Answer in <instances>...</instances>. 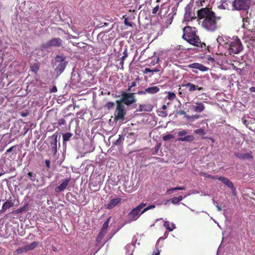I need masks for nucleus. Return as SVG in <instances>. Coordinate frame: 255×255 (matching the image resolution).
Returning <instances> with one entry per match:
<instances>
[{
  "label": "nucleus",
  "mask_w": 255,
  "mask_h": 255,
  "mask_svg": "<svg viewBox=\"0 0 255 255\" xmlns=\"http://www.w3.org/2000/svg\"><path fill=\"white\" fill-rule=\"evenodd\" d=\"M72 136V134L70 132H66L63 134V141H67L69 140L70 137Z\"/></svg>",
  "instance_id": "31"
},
{
  "label": "nucleus",
  "mask_w": 255,
  "mask_h": 255,
  "mask_svg": "<svg viewBox=\"0 0 255 255\" xmlns=\"http://www.w3.org/2000/svg\"><path fill=\"white\" fill-rule=\"evenodd\" d=\"M188 131L185 129L179 131L177 133L178 136H179L177 140L181 141H193L195 139L194 136L192 135H186Z\"/></svg>",
  "instance_id": "9"
},
{
  "label": "nucleus",
  "mask_w": 255,
  "mask_h": 255,
  "mask_svg": "<svg viewBox=\"0 0 255 255\" xmlns=\"http://www.w3.org/2000/svg\"><path fill=\"white\" fill-rule=\"evenodd\" d=\"M171 228H173V230L175 229V225L173 223L171 224Z\"/></svg>",
  "instance_id": "61"
},
{
  "label": "nucleus",
  "mask_w": 255,
  "mask_h": 255,
  "mask_svg": "<svg viewBox=\"0 0 255 255\" xmlns=\"http://www.w3.org/2000/svg\"><path fill=\"white\" fill-rule=\"evenodd\" d=\"M251 4V0H234L233 6L238 10H247Z\"/></svg>",
  "instance_id": "7"
},
{
  "label": "nucleus",
  "mask_w": 255,
  "mask_h": 255,
  "mask_svg": "<svg viewBox=\"0 0 255 255\" xmlns=\"http://www.w3.org/2000/svg\"><path fill=\"white\" fill-rule=\"evenodd\" d=\"M200 175L205 177H208L212 179H218L219 178L218 176L217 175H212L204 172L200 173Z\"/></svg>",
  "instance_id": "27"
},
{
  "label": "nucleus",
  "mask_w": 255,
  "mask_h": 255,
  "mask_svg": "<svg viewBox=\"0 0 255 255\" xmlns=\"http://www.w3.org/2000/svg\"><path fill=\"white\" fill-rule=\"evenodd\" d=\"M62 40L60 38H53L47 42L41 45L43 48H47L50 47H61L62 46Z\"/></svg>",
  "instance_id": "8"
},
{
  "label": "nucleus",
  "mask_w": 255,
  "mask_h": 255,
  "mask_svg": "<svg viewBox=\"0 0 255 255\" xmlns=\"http://www.w3.org/2000/svg\"><path fill=\"white\" fill-rule=\"evenodd\" d=\"M120 64V65H121V69H123L124 61L121 60Z\"/></svg>",
  "instance_id": "58"
},
{
  "label": "nucleus",
  "mask_w": 255,
  "mask_h": 255,
  "mask_svg": "<svg viewBox=\"0 0 255 255\" xmlns=\"http://www.w3.org/2000/svg\"><path fill=\"white\" fill-rule=\"evenodd\" d=\"M52 92H55L57 91V88L56 87H54L52 89V91H51Z\"/></svg>",
  "instance_id": "60"
},
{
  "label": "nucleus",
  "mask_w": 255,
  "mask_h": 255,
  "mask_svg": "<svg viewBox=\"0 0 255 255\" xmlns=\"http://www.w3.org/2000/svg\"><path fill=\"white\" fill-rule=\"evenodd\" d=\"M146 206L145 203H142L136 207L133 208L128 213V219L126 221V223H129L132 221L137 220L139 217L143 214L141 213V209Z\"/></svg>",
  "instance_id": "3"
},
{
  "label": "nucleus",
  "mask_w": 255,
  "mask_h": 255,
  "mask_svg": "<svg viewBox=\"0 0 255 255\" xmlns=\"http://www.w3.org/2000/svg\"><path fill=\"white\" fill-rule=\"evenodd\" d=\"M124 139V138H122V135H119V138L114 142V144L116 145H119L121 143L122 140Z\"/></svg>",
  "instance_id": "38"
},
{
  "label": "nucleus",
  "mask_w": 255,
  "mask_h": 255,
  "mask_svg": "<svg viewBox=\"0 0 255 255\" xmlns=\"http://www.w3.org/2000/svg\"><path fill=\"white\" fill-rule=\"evenodd\" d=\"M45 165H46V166L49 168H50V161L48 159H46L45 160Z\"/></svg>",
  "instance_id": "47"
},
{
  "label": "nucleus",
  "mask_w": 255,
  "mask_h": 255,
  "mask_svg": "<svg viewBox=\"0 0 255 255\" xmlns=\"http://www.w3.org/2000/svg\"><path fill=\"white\" fill-rule=\"evenodd\" d=\"M23 247H22L20 249H17L16 250V252H17V254H21L22 252H27L26 251H23Z\"/></svg>",
  "instance_id": "45"
},
{
  "label": "nucleus",
  "mask_w": 255,
  "mask_h": 255,
  "mask_svg": "<svg viewBox=\"0 0 255 255\" xmlns=\"http://www.w3.org/2000/svg\"><path fill=\"white\" fill-rule=\"evenodd\" d=\"M126 58H125L124 56H123L121 58V60H123V61H124L125 59H126Z\"/></svg>",
  "instance_id": "64"
},
{
  "label": "nucleus",
  "mask_w": 255,
  "mask_h": 255,
  "mask_svg": "<svg viewBox=\"0 0 255 255\" xmlns=\"http://www.w3.org/2000/svg\"><path fill=\"white\" fill-rule=\"evenodd\" d=\"M56 59H61V61L57 67L55 69V72L57 75H60L65 70L67 65V62L65 61L63 58L60 56H57Z\"/></svg>",
  "instance_id": "10"
},
{
  "label": "nucleus",
  "mask_w": 255,
  "mask_h": 255,
  "mask_svg": "<svg viewBox=\"0 0 255 255\" xmlns=\"http://www.w3.org/2000/svg\"><path fill=\"white\" fill-rule=\"evenodd\" d=\"M116 108L114 113V120L116 121L124 120V117L126 115L125 106L119 100L116 101Z\"/></svg>",
  "instance_id": "4"
},
{
  "label": "nucleus",
  "mask_w": 255,
  "mask_h": 255,
  "mask_svg": "<svg viewBox=\"0 0 255 255\" xmlns=\"http://www.w3.org/2000/svg\"><path fill=\"white\" fill-rule=\"evenodd\" d=\"M144 73H147L149 72H151V69L148 68H145L143 71Z\"/></svg>",
  "instance_id": "50"
},
{
  "label": "nucleus",
  "mask_w": 255,
  "mask_h": 255,
  "mask_svg": "<svg viewBox=\"0 0 255 255\" xmlns=\"http://www.w3.org/2000/svg\"><path fill=\"white\" fill-rule=\"evenodd\" d=\"M167 108V106L165 105H164L162 107V109L165 110Z\"/></svg>",
  "instance_id": "63"
},
{
  "label": "nucleus",
  "mask_w": 255,
  "mask_h": 255,
  "mask_svg": "<svg viewBox=\"0 0 255 255\" xmlns=\"http://www.w3.org/2000/svg\"><path fill=\"white\" fill-rule=\"evenodd\" d=\"M176 95L173 92L168 93L167 98L170 101H173L176 98Z\"/></svg>",
  "instance_id": "33"
},
{
  "label": "nucleus",
  "mask_w": 255,
  "mask_h": 255,
  "mask_svg": "<svg viewBox=\"0 0 255 255\" xmlns=\"http://www.w3.org/2000/svg\"><path fill=\"white\" fill-rule=\"evenodd\" d=\"M174 191L176 190H185V187L184 186L181 187H176L174 188Z\"/></svg>",
  "instance_id": "43"
},
{
  "label": "nucleus",
  "mask_w": 255,
  "mask_h": 255,
  "mask_svg": "<svg viewBox=\"0 0 255 255\" xmlns=\"http://www.w3.org/2000/svg\"><path fill=\"white\" fill-rule=\"evenodd\" d=\"M182 38L189 43L196 47L206 48V44L201 42L197 34L196 28L194 27L187 26L183 28Z\"/></svg>",
  "instance_id": "2"
},
{
  "label": "nucleus",
  "mask_w": 255,
  "mask_h": 255,
  "mask_svg": "<svg viewBox=\"0 0 255 255\" xmlns=\"http://www.w3.org/2000/svg\"><path fill=\"white\" fill-rule=\"evenodd\" d=\"M231 2L230 0H221L220 5L218 6L219 8L222 9H228Z\"/></svg>",
  "instance_id": "21"
},
{
  "label": "nucleus",
  "mask_w": 255,
  "mask_h": 255,
  "mask_svg": "<svg viewBox=\"0 0 255 255\" xmlns=\"http://www.w3.org/2000/svg\"><path fill=\"white\" fill-rule=\"evenodd\" d=\"M155 205H150L148 206V207L144 208L143 210L142 211H141V213H144L149 210L155 208Z\"/></svg>",
  "instance_id": "37"
},
{
  "label": "nucleus",
  "mask_w": 255,
  "mask_h": 255,
  "mask_svg": "<svg viewBox=\"0 0 255 255\" xmlns=\"http://www.w3.org/2000/svg\"><path fill=\"white\" fill-rule=\"evenodd\" d=\"M177 114L180 115H185L186 114V112L183 110H180L178 111Z\"/></svg>",
  "instance_id": "49"
},
{
  "label": "nucleus",
  "mask_w": 255,
  "mask_h": 255,
  "mask_svg": "<svg viewBox=\"0 0 255 255\" xmlns=\"http://www.w3.org/2000/svg\"><path fill=\"white\" fill-rule=\"evenodd\" d=\"M15 147H16V146H15V145H14V146H12L10 147L9 148H8V149L6 151V152H5V154H8V153H9V152H11V151L13 150V149L15 148Z\"/></svg>",
  "instance_id": "42"
},
{
  "label": "nucleus",
  "mask_w": 255,
  "mask_h": 255,
  "mask_svg": "<svg viewBox=\"0 0 255 255\" xmlns=\"http://www.w3.org/2000/svg\"><path fill=\"white\" fill-rule=\"evenodd\" d=\"M13 206H14V203H13L11 201L7 200L3 204V205L2 206V209L0 210V212L1 213L5 212L6 211V210L13 207Z\"/></svg>",
  "instance_id": "19"
},
{
  "label": "nucleus",
  "mask_w": 255,
  "mask_h": 255,
  "mask_svg": "<svg viewBox=\"0 0 255 255\" xmlns=\"http://www.w3.org/2000/svg\"><path fill=\"white\" fill-rule=\"evenodd\" d=\"M188 67L192 69L199 70L202 72H205L208 70L209 68L202 64L198 63H194L189 65Z\"/></svg>",
  "instance_id": "15"
},
{
  "label": "nucleus",
  "mask_w": 255,
  "mask_h": 255,
  "mask_svg": "<svg viewBox=\"0 0 255 255\" xmlns=\"http://www.w3.org/2000/svg\"><path fill=\"white\" fill-rule=\"evenodd\" d=\"M38 242H33L29 245L24 246L23 251H28L29 250H32L35 248H36L38 246Z\"/></svg>",
  "instance_id": "22"
},
{
  "label": "nucleus",
  "mask_w": 255,
  "mask_h": 255,
  "mask_svg": "<svg viewBox=\"0 0 255 255\" xmlns=\"http://www.w3.org/2000/svg\"><path fill=\"white\" fill-rule=\"evenodd\" d=\"M243 47L240 40L237 37L234 41L231 42L229 47L230 54H237L239 53L242 50Z\"/></svg>",
  "instance_id": "6"
},
{
  "label": "nucleus",
  "mask_w": 255,
  "mask_h": 255,
  "mask_svg": "<svg viewBox=\"0 0 255 255\" xmlns=\"http://www.w3.org/2000/svg\"><path fill=\"white\" fill-rule=\"evenodd\" d=\"M163 226L169 231L171 232L173 231V228H171V227L170 226V223L168 221H165L163 224Z\"/></svg>",
  "instance_id": "36"
},
{
  "label": "nucleus",
  "mask_w": 255,
  "mask_h": 255,
  "mask_svg": "<svg viewBox=\"0 0 255 255\" xmlns=\"http://www.w3.org/2000/svg\"><path fill=\"white\" fill-rule=\"evenodd\" d=\"M250 91L251 92H255V87H252L250 88Z\"/></svg>",
  "instance_id": "57"
},
{
  "label": "nucleus",
  "mask_w": 255,
  "mask_h": 255,
  "mask_svg": "<svg viewBox=\"0 0 255 255\" xmlns=\"http://www.w3.org/2000/svg\"><path fill=\"white\" fill-rule=\"evenodd\" d=\"M160 89L157 86H153L146 89V92L147 94H154L158 92Z\"/></svg>",
  "instance_id": "23"
},
{
  "label": "nucleus",
  "mask_w": 255,
  "mask_h": 255,
  "mask_svg": "<svg viewBox=\"0 0 255 255\" xmlns=\"http://www.w3.org/2000/svg\"><path fill=\"white\" fill-rule=\"evenodd\" d=\"M174 137V135L171 134H168L163 136V140L164 141H168Z\"/></svg>",
  "instance_id": "35"
},
{
  "label": "nucleus",
  "mask_w": 255,
  "mask_h": 255,
  "mask_svg": "<svg viewBox=\"0 0 255 255\" xmlns=\"http://www.w3.org/2000/svg\"><path fill=\"white\" fill-rule=\"evenodd\" d=\"M183 197L182 196H180L178 197H175L170 199V201L173 204H177L180 201H182Z\"/></svg>",
  "instance_id": "26"
},
{
  "label": "nucleus",
  "mask_w": 255,
  "mask_h": 255,
  "mask_svg": "<svg viewBox=\"0 0 255 255\" xmlns=\"http://www.w3.org/2000/svg\"><path fill=\"white\" fill-rule=\"evenodd\" d=\"M250 91L251 92H255V87H252L250 88Z\"/></svg>",
  "instance_id": "56"
},
{
  "label": "nucleus",
  "mask_w": 255,
  "mask_h": 255,
  "mask_svg": "<svg viewBox=\"0 0 255 255\" xmlns=\"http://www.w3.org/2000/svg\"><path fill=\"white\" fill-rule=\"evenodd\" d=\"M125 24L126 25H128V26H132L131 23L130 22H129V21H128V19H127V18H126V19H125Z\"/></svg>",
  "instance_id": "48"
},
{
  "label": "nucleus",
  "mask_w": 255,
  "mask_h": 255,
  "mask_svg": "<svg viewBox=\"0 0 255 255\" xmlns=\"http://www.w3.org/2000/svg\"><path fill=\"white\" fill-rule=\"evenodd\" d=\"M236 156L237 158L242 160L252 159L254 158L253 156L252 155V152L251 151L248 153L236 154Z\"/></svg>",
  "instance_id": "17"
},
{
  "label": "nucleus",
  "mask_w": 255,
  "mask_h": 255,
  "mask_svg": "<svg viewBox=\"0 0 255 255\" xmlns=\"http://www.w3.org/2000/svg\"><path fill=\"white\" fill-rule=\"evenodd\" d=\"M174 191V188H171L167 190V193L168 194H170Z\"/></svg>",
  "instance_id": "53"
},
{
  "label": "nucleus",
  "mask_w": 255,
  "mask_h": 255,
  "mask_svg": "<svg viewBox=\"0 0 255 255\" xmlns=\"http://www.w3.org/2000/svg\"><path fill=\"white\" fill-rule=\"evenodd\" d=\"M58 135L54 134L52 136V140L50 141V146L52 152L54 155L57 153V143Z\"/></svg>",
  "instance_id": "14"
},
{
  "label": "nucleus",
  "mask_w": 255,
  "mask_h": 255,
  "mask_svg": "<svg viewBox=\"0 0 255 255\" xmlns=\"http://www.w3.org/2000/svg\"><path fill=\"white\" fill-rule=\"evenodd\" d=\"M199 19H202V26L206 30L210 32L215 31L219 27L218 21L221 18L217 16L215 12L208 7L202 8L197 11Z\"/></svg>",
  "instance_id": "1"
},
{
  "label": "nucleus",
  "mask_w": 255,
  "mask_h": 255,
  "mask_svg": "<svg viewBox=\"0 0 255 255\" xmlns=\"http://www.w3.org/2000/svg\"><path fill=\"white\" fill-rule=\"evenodd\" d=\"M159 8V5H157L155 7H154L152 11V13L153 14H156L157 13V12L158 11Z\"/></svg>",
  "instance_id": "41"
},
{
  "label": "nucleus",
  "mask_w": 255,
  "mask_h": 255,
  "mask_svg": "<svg viewBox=\"0 0 255 255\" xmlns=\"http://www.w3.org/2000/svg\"><path fill=\"white\" fill-rule=\"evenodd\" d=\"M200 117V116L199 115H195L194 116H193L192 117V118H193V120H196V119H199Z\"/></svg>",
  "instance_id": "54"
},
{
  "label": "nucleus",
  "mask_w": 255,
  "mask_h": 255,
  "mask_svg": "<svg viewBox=\"0 0 255 255\" xmlns=\"http://www.w3.org/2000/svg\"><path fill=\"white\" fill-rule=\"evenodd\" d=\"M111 218V217H109L107 219V220L104 222V223L103 225V227L101 229L102 230H103L106 231H107V230L109 227V224Z\"/></svg>",
  "instance_id": "30"
},
{
  "label": "nucleus",
  "mask_w": 255,
  "mask_h": 255,
  "mask_svg": "<svg viewBox=\"0 0 255 255\" xmlns=\"http://www.w3.org/2000/svg\"><path fill=\"white\" fill-rule=\"evenodd\" d=\"M123 54H124V56L125 57V58H127L128 56V50L127 49H125L124 52H123Z\"/></svg>",
  "instance_id": "51"
},
{
  "label": "nucleus",
  "mask_w": 255,
  "mask_h": 255,
  "mask_svg": "<svg viewBox=\"0 0 255 255\" xmlns=\"http://www.w3.org/2000/svg\"><path fill=\"white\" fill-rule=\"evenodd\" d=\"M218 180L221 181L227 187L231 188L233 195H235L236 188L232 181H231L228 178L223 176H219L218 178Z\"/></svg>",
  "instance_id": "11"
},
{
  "label": "nucleus",
  "mask_w": 255,
  "mask_h": 255,
  "mask_svg": "<svg viewBox=\"0 0 255 255\" xmlns=\"http://www.w3.org/2000/svg\"><path fill=\"white\" fill-rule=\"evenodd\" d=\"M30 70L34 72V73H37L38 71L39 70V67L37 63H34L32 65L30 66Z\"/></svg>",
  "instance_id": "29"
},
{
  "label": "nucleus",
  "mask_w": 255,
  "mask_h": 255,
  "mask_svg": "<svg viewBox=\"0 0 255 255\" xmlns=\"http://www.w3.org/2000/svg\"><path fill=\"white\" fill-rule=\"evenodd\" d=\"M242 120L243 124L245 126H246V127L247 128H249V129L253 130L249 126L250 124H252V122H251V120H246V119H245L244 118H243L242 119Z\"/></svg>",
  "instance_id": "32"
},
{
  "label": "nucleus",
  "mask_w": 255,
  "mask_h": 255,
  "mask_svg": "<svg viewBox=\"0 0 255 255\" xmlns=\"http://www.w3.org/2000/svg\"><path fill=\"white\" fill-rule=\"evenodd\" d=\"M160 255V252L158 250H157L156 252H154L152 254V255Z\"/></svg>",
  "instance_id": "55"
},
{
  "label": "nucleus",
  "mask_w": 255,
  "mask_h": 255,
  "mask_svg": "<svg viewBox=\"0 0 255 255\" xmlns=\"http://www.w3.org/2000/svg\"><path fill=\"white\" fill-rule=\"evenodd\" d=\"M194 132H195V133H196L198 134H200V135H203V134H204V133H205L204 130L202 128L197 129L195 130Z\"/></svg>",
  "instance_id": "39"
},
{
  "label": "nucleus",
  "mask_w": 255,
  "mask_h": 255,
  "mask_svg": "<svg viewBox=\"0 0 255 255\" xmlns=\"http://www.w3.org/2000/svg\"><path fill=\"white\" fill-rule=\"evenodd\" d=\"M106 233V231H104L102 229L101 230L96 239V242L97 244H99L101 242L104 237L105 236Z\"/></svg>",
  "instance_id": "24"
},
{
  "label": "nucleus",
  "mask_w": 255,
  "mask_h": 255,
  "mask_svg": "<svg viewBox=\"0 0 255 255\" xmlns=\"http://www.w3.org/2000/svg\"><path fill=\"white\" fill-rule=\"evenodd\" d=\"M122 201L121 198H117L111 199L106 206V208L111 210L116 206Z\"/></svg>",
  "instance_id": "16"
},
{
  "label": "nucleus",
  "mask_w": 255,
  "mask_h": 255,
  "mask_svg": "<svg viewBox=\"0 0 255 255\" xmlns=\"http://www.w3.org/2000/svg\"><path fill=\"white\" fill-rule=\"evenodd\" d=\"M115 106V103L113 102H108L106 104L105 107L108 110H110L114 108Z\"/></svg>",
  "instance_id": "34"
},
{
  "label": "nucleus",
  "mask_w": 255,
  "mask_h": 255,
  "mask_svg": "<svg viewBox=\"0 0 255 255\" xmlns=\"http://www.w3.org/2000/svg\"><path fill=\"white\" fill-rule=\"evenodd\" d=\"M153 108V106L150 104L140 105L138 107V111L140 112H151Z\"/></svg>",
  "instance_id": "18"
},
{
  "label": "nucleus",
  "mask_w": 255,
  "mask_h": 255,
  "mask_svg": "<svg viewBox=\"0 0 255 255\" xmlns=\"http://www.w3.org/2000/svg\"><path fill=\"white\" fill-rule=\"evenodd\" d=\"M27 177L31 182H34L36 179V174L32 172H29L27 173Z\"/></svg>",
  "instance_id": "28"
},
{
  "label": "nucleus",
  "mask_w": 255,
  "mask_h": 255,
  "mask_svg": "<svg viewBox=\"0 0 255 255\" xmlns=\"http://www.w3.org/2000/svg\"><path fill=\"white\" fill-rule=\"evenodd\" d=\"M131 88H132V87H131V85L128 86V89H127V91H130Z\"/></svg>",
  "instance_id": "62"
},
{
  "label": "nucleus",
  "mask_w": 255,
  "mask_h": 255,
  "mask_svg": "<svg viewBox=\"0 0 255 255\" xmlns=\"http://www.w3.org/2000/svg\"><path fill=\"white\" fill-rule=\"evenodd\" d=\"M182 87H185L188 88V90L189 92H194L196 90L202 91L203 88L201 87H198L195 84L191 83H186L182 85Z\"/></svg>",
  "instance_id": "13"
},
{
  "label": "nucleus",
  "mask_w": 255,
  "mask_h": 255,
  "mask_svg": "<svg viewBox=\"0 0 255 255\" xmlns=\"http://www.w3.org/2000/svg\"><path fill=\"white\" fill-rule=\"evenodd\" d=\"M71 180L70 178H64L62 180V182L58 186L55 188V191L56 193H60L64 191L67 187L70 181Z\"/></svg>",
  "instance_id": "12"
},
{
  "label": "nucleus",
  "mask_w": 255,
  "mask_h": 255,
  "mask_svg": "<svg viewBox=\"0 0 255 255\" xmlns=\"http://www.w3.org/2000/svg\"><path fill=\"white\" fill-rule=\"evenodd\" d=\"M58 124L59 126L64 125L66 124V121L63 119H61L58 120Z\"/></svg>",
  "instance_id": "40"
},
{
  "label": "nucleus",
  "mask_w": 255,
  "mask_h": 255,
  "mask_svg": "<svg viewBox=\"0 0 255 255\" xmlns=\"http://www.w3.org/2000/svg\"><path fill=\"white\" fill-rule=\"evenodd\" d=\"M160 71L159 69L158 68H155L152 69H151V72H158Z\"/></svg>",
  "instance_id": "52"
},
{
  "label": "nucleus",
  "mask_w": 255,
  "mask_h": 255,
  "mask_svg": "<svg viewBox=\"0 0 255 255\" xmlns=\"http://www.w3.org/2000/svg\"><path fill=\"white\" fill-rule=\"evenodd\" d=\"M134 94V93L123 92L121 94V98L119 101L122 104L130 106L136 101Z\"/></svg>",
  "instance_id": "5"
},
{
  "label": "nucleus",
  "mask_w": 255,
  "mask_h": 255,
  "mask_svg": "<svg viewBox=\"0 0 255 255\" xmlns=\"http://www.w3.org/2000/svg\"><path fill=\"white\" fill-rule=\"evenodd\" d=\"M137 94L139 95H145L147 94V92H146V89L144 91H138L137 92Z\"/></svg>",
  "instance_id": "44"
},
{
  "label": "nucleus",
  "mask_w": 255,
  "mask_h": 255,
  "mask_svg": "<svg viewBox=\"0 0 255 255\" xmlns=\"http://www.w3.org/2000/svg\"><path fill=\"white\" fill-rule=\"evenodd\" d=\"M138 80H139V78H137L135 79V81L132 82L131 83V85H130L131 86V87H134L136 86L137 84H136V81H138Z\"/></svg>",
  "instance_id": "46"
},
{
  "label": "nucleus",
  "mask_w": 255,
  "mask_h": 255,
  "mask_svg": "<svg viewBox=\"0 0 255 255\" xmlns=\"http://www.w3.org/2000/svg\"><path fill=\"white\" fill-rule=\"evenodd\" d=\"M217 209L219 211H221L222 210V208L221 206H219L218 204L216 205Z\"/></svg>",
  "instance_id": "59"
},
{
  "label": "nucleus",
  "mask_w": 255,
  "mask_h": 255,
  "mask_svg": "<svg viewBox=\"0 0 255 255\" xmlns=\"http://www.w3.org/2000/svg\"><path fill=\"white\" fill-rule=\"evenodd\" d=\"M193 110L194 112L200 113L205 109V106L202 103H197L196 106H193Z\"/></svg>",
  "instance_id": "20"
},
{
  "label": "nucleus",
  "mask_w": 255,
  "mask_h": 255,
  "mask_svg": "<svg viewBox=\"0 0 255 255\" xmlns=\"http://www.w3.org/2000/svg\"><path fill=\"white\" fill-rule=\"evenodd\" d=\"M192 15V12L190 11V9L186 8V11L185 13V19L188 21L192 20L194 18V16Z\"/></svg>",
  "instance_id": "25"
}]
</instances>
